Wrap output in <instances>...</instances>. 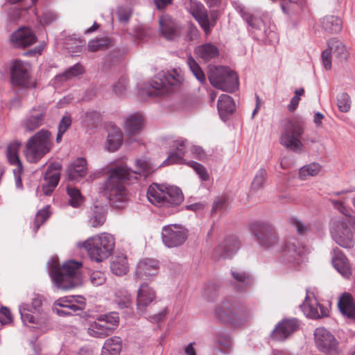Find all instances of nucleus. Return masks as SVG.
Here are the masks:
<instances>
[{
  "label": "nucleus",
  "instance_id": "obj_38",
  "mask_svg": "<svg viewBox=\"0 0 355 355\" xmlns=\"http://www.w3.org/2000/svg\"><path fill=\"white\" fill-rule=\"evenodd\" d=\"M232 275L240 290H244L251 286L254 283L253 277L248 272L239 268L232 269Z\"/></svg>",
  "mask_w": 355,
  "mask_h": 355
},
{
  "label": "nucleus",
  "instance_id": "obj_64",
  "mask_svg": "<svg viewBox=\"0 0 355 355\" xmlns=\"http://www.w3.org/2000/svg\"><path fill=\"white\" fill-rule=\"evenodd\" d=\"M71 124V117L68 115L64 116L60 122L58 130H60L61 133H65L67 129L70 127Z\"/></svg>",
  "mask_w": 355,
  "mask_h": 355
},
{
  "label": "nucleus",
  "instance_id": "obj_5",
  "mask_svg": "<svg viewBox=\"0 0 355 355\" xmlns=\"http://www.w3.org/2000/svg\"><path fill=\"white\" fill-rule=\"evenodd\" d=\"M146 196L151 204L158 207H175L184 200L179 187L166 184H152L147 190Z\"/></svg>",
  "mask_w": 355,
  "mask_h": 355
},
{
  "label": "nucleus",
  "instance_id": "obj_39",
  "mask_svg": "<svg viewBox=\"0 0 355 355\" xmlns=\"http://www.w3.org/2000/svg\"><path fill=\"white\" fill-rule=\"evenodd\" d=\"M83 72V67L80 64H76L64 73L57 75L53 80V85L58 87L62 83L82 74Z\"/></svg>",
  "mask_w": 355,
  "mask_h": 355
},
{
  "label": "nucleus",
  "instance_id": "obj_16",
  "mask_svg": "<svg viewBox=\"0 0 355 355\" xmlns=\"http://www.w3.org/2000/svg\"><path fill=\"white\" fill-rule=\"evenodd\" d=\"M315 343L317 348L327 354L338 353V341L334 336L324 327H318L314 332Z\"/></svg>",
  "mask_w": 355,
  "mask_h": 355
},
{
  "label": "nucleus",
  "instance_id": "obj_37",
  "mask_svg": "<svg viewBox=\"0 0 355 355\" xmlns=\"http://www.w3.org/2000/svg\"><path fill=\"white\" fill-rule=\"evenodd\" d=\"M156 166L153 165L149 159L146 157L137 159L135 161V169L130 171L128 168L127 169L130 172V180L133 175L148 176L155 170Z\"/></svg>",
  "mask_w": 355,
  "mask_h": 355
},
{
  "label": "nucleus",
  "instance_id": "obj_4",
  "mask_svg": "<svg viewBox=\"0 0 355 355\" xmlns=\"http://www.w3.org/2000/svg\"><path fill=\"white\" fill-rule=\"evenodd\" d=\"M79 248H84L89 257L97 263L107 259L113 252L115 246L114 236L102 232L89 237L83 242L77 243Z\"/></svg>",
  "mask_w": 355,
  "mask_h": 355
},
{
  "label": "nucleus",
  "instance_id": "obj_61",
  "mask_svg": "<svg viewBox=\"0 0 355 355\" xmlns=\"http://www.w3.org/2000/svg\"><path fill=\"white\" fill-rule=\"evenodd\" d=\"M116 14L121 22L127 23L132 15V10L130 8L121 7Z\"/></svg>",
  "mask_w": 355,
  "mask_h": 355
},
{
  "label": "nucleus",
  "instance_id": "obj_49",
  "mask_svg": "<svg viewBox=\"0 0 355 355\" xmlns=\"http://www.w3.org/2000/svg\"><path fill=\"white\" fill-rule=\"evenodd\" d=\"M194 19L198 22L199 25L204 30L206 34L210 32V21L208 14L205 8L193 16Z\"/></svg>",
  "mask_w": 355,
  "mask_h": 355
},
{
  "label": "nucleus",
  "instance_id": "obj_62",
  "mask_svg": "<svg viewBox=\"0 0 355 355\" xmlns=\"http://www.w3.org/2000/svg\"><path fill=\"white\" fill-rule=\"evenodd\" d=\"M121 293L123 295V297L117 296L119 300H117L118 304L121 308L128 307L132 304V297L130 293L127 291H121Z\"/></svg>",
  "mask_w": 355,
  "mask_h": 355
},
{
  "label": "nucleus",
  "instance_id": "obj_13",
  "mask_svg": "<svg viewBox=\"0 0 355 355\" xmlns=\"http://www.w3.org/2000/svg\"><path fill=\"white\" fill-rule=\"evenodd\" d=\"M85 308V299L80 295H70L55 300L52 306L54 313L60 316L72 315Z\"/></svg>",
  "mask_w": 355,
  "mask_h": 355
},
{
  "label": "nucleus",
  "instance_id": "obj_46",
  "mask_svg": "<svg viewBox=\"0 0 355 355\" xmlns=\"http://www.w3.org/2000/svg\"><path fill=\"white\" fill-rule=\"evenodd\" d=\"M24 0H6L5 3V6H7L8 3L13 5L8 10V15L9 17L12 20H15L21 16V11L24 10L28 9V7L24 5H16Z\"/></svg>",
  "mask_w": 355,
  "mask_h": 355
},
{
  "label": "nucleus",
  "instance_id": "obj_2",
  "mask_svg": "<svg viewBox=\"0 0 355 355\" xmlns=\"http://www.w3.org/2000/svg\"><path fill=\"white\" fill-rule=\"evenodd\" d=\"M130 180V172L126 166H119L112 168L106 181L100 188L110 205L117 209L124 207L128 202V191L123 180Z\"/></svg>",
  "mask_w": 355,
  "mask_h": 355
},
{
  "label": "nucleus",
  "instance_id": "obj_6",
  "mask_svg": "<svg viewBox=\"0 0 355 355\" xmlns=\"http://www.w3.org/2000/svg\"><path fill=\"white\" fill-rule=\"evenodd\" d=\"M214 314L223 322L239 325L250 320L253 312L241 303L225 302L216 308Z\"/></svg>",
  "mask_w": 355,
  "mask_h": 355
},
{
  "label": "nucleus",
  "instance_id": "obj_11",
  "mask_svg": "<svg viewBox=\"0 0 355 355\" xmlns=\"http://www.w3.org/2000/svg\"><path fill=\"white\" fill-rule=\"evenodd\" d=\"M209 80L215 88L227 92H233L239 87L236 72L226 67L219 66L211 69Z\"/></svg>",
  "mask_w": 355,
  "mask_h": 355
},
{
  "label": "nucleus",
  "instance_id": "obj_40",
  "mask_svg": "<svg viewBox=\"0 0 355 355\" xmlns=\"http://www.w3.org/2000/svg\"><path fill=\"white\" fill-rule=\"evenodd\" d=\"M110 268L112 272L117 276L125 275L129 268L126 256L123 254L116 255L111 262Z\"/></svg>",
  "mask_w": 355,
  "mask_h": 355
},
{
  "label": "nucleus",
  "instance_id": "obj_57",
  "mask_svg": "<svg viewBox=\"0 0 355 355\" xmlns=\"http://www.w3.org/2000/svg\"><path fill=\"white\" fill-rule=\"evenodd\" d=\"M128 81L125 78H122L113 85V90L116 95L122 96L127 90Z\"/></svg>",
  "mask_w": 355,
  "mask_h": 355
},
{
  "label": "nucleus",
  "instance_id": "obj_42",
  "mask_svg": "<svg viewBox=\"0 0 355 355\" xmlns=\"http://www.w3.org/2000/svg\"><path fill=\"white\" fill-rule=\"evenodd\" d=\"M20 144L13 142L8 145L6 155L8 162L15 166L14 169H22L23 166L19 157Z\"/></svg>",
  "mask_w": 355,
  "mask_h": 355
},
{
  "label": "nucleus",
  "instance_id": "obj_50",
  "mask_svg": "<svg viewBox=\"0 0 355 355\" xmlns=\"http://www.w3.org/2000/svg\"><path fill=\"white\" fill-rule=\"evenodd\" d=\"M49 208L50 207L47 205L37 212L33 227L35 232H36L40 227L49 218L51 215Z\"/></svg>",
  "mask_w": 355,
  "mask_h": 355
},
{
  "label": "nucleus",
  "instance_id": "obj_63",
  "mask_svg": "<svg viewBox=\"0 0 355 355\" xmlns=\"http://www.w3.org/2000/svg\"><path fill=\"white\" fill-rule=\"evenodd\" d=\"M12 320L10 311L7 308H2L0 310V327L10 323Z\"/></svg>",
  "mask_w": 355,
  "mask_h": 355
},
{
  "label": "nucleus",
  "instance_id": "obj_20",
  "mask_svg": "<svg viewBox=\"0 0 355 355\" xmlns=\"http://www.w3.org/2000/svg\"><path fill=\"white\" fill-rule=\"evenodd\" d=\"M298 327L299 322L295 318L282 320L272 331L271 337L275 340H284L296 331Z\"/></svg>",
  "mask_w": 355,
  "mask_h": 355
},
{
  "label": "nucleus",
  "instance_id": "obj_12",
  "mask_svg": "<svg viewBox=\"0 0 355 355\" xmlns=\"http://www.w3.org/2000/svg\"><path fill=\"white\" fill-rule=\"evenodd\" d=\"M327 45L328 48L322 52L321 58L325 69L329 70L333 60L340 62L347 59L349 49L342 41L336 38L329 40Z\"/></svg>",
  "mask_w": 355,
  "mask_h": 355
},
{
  "label": "nucleus",
  "instance_id": "obj_23",
  "mask_svg": "<svg viewBox=\"0 0 355 355\" xmlns=\"http://www.w3.org/2000/svg\"><path fill=\"white\" fill-rule=\"evenodd\" d=\"M182 80V76L175 71L172 72H160L152 80L151 87L155 90H160L168 85H177Z\"/></svg>",
  "mask_w": 355,
  "mask_h": 355
},
{
  "label": "nucleus",
  "instance_id": "obj_51",
  "mask_svg": "<svg viewBox=\"0 0 355 355\" xmlns=\"http://www.w3.org/2000/svg\"><path fill=\"white\" fill-rule=\"evenodd\" d=\"M337 105L342 112H347L351 108V99L348 94L342 92L337 96Z\"/></svg>",
  "mask_w": 355,
  "mask_h": 355
},
{
  "label": "nucleus",
  "instance_id": "obj_56",
  "mask_svg": "<svg viewBox=\"0 0 355 355\" xmlns=\"http://www.w3.org/2000/svg\"><path fill=\"white\" fill-rule=\"evenodd\" d=\"M303 88H299L295 91V96L291 98L290 103L288 105V110L290 112L295 111L299 104L301 96L304 94Z\"/></svg>",
  "mask_w": 355,
  "mask_h": 355
},
{
  "label": "nucleus",
  "instance_id": "obj_19",
  "mask_svg": "<svg viewBox=\"0 0 355 355\" xmlns=\"http://www.w3.org/2000/svg\"><path fill=\"white\" fill-rule=\"evenodd\" d=\"M157 297L155 289L148 283L140 284L137 292V306L138 311L143 313Z\"/></svg>",
  "mask_w": 355,
  "mask_h": 355
},
{
  "label": "nucleus",
  "instance_id": "obj_33",
  "mask_svg": "<svg viewBox=\"0 0 355 355\" xmlns=\"http://www.w3.org/2000/svg\"><path fill=\"white\" fill-rule=\"evenodd\" d=\"M195 55L204 62L216 58L219 55L218 47L211 43H205L196 47Z\"/></svg>",
  "mask_w": 355,
  "mask_h": 355
},
{
  "label": "nucleus",
  "instance_id": "obj_26",
  "mask_svg": "<svg viewBox=\"0 0 355 355\" xmlns=\"http://www.w3.org/2000/svg\"><path fill=\"white\" fill-rule=\"evenodd\" d=\"M144 125L145 119L139 112L131 113L124 119V129L130 136L139 134L143 130Z\"/></svg>",
  "mask_w": 355,
  "mask_h": 355
},
{
  "label": "nucleus",
  "instance_id": "obj_52",
  "mask_svg": "<svg viewBox=\"0 0 355 355\" xmlns=\"http://www.w3.org/2000/svg\"><path fill=\"white\" fill-rule=\"evenodd\" d=\"M110 43L111 41L108 38H98L90 41L88 43V48L89 51L94 52L107 48Z\"/></svg>",
  "mask_w": 355,
  "mask_h": 355
},
{
  "label": "nucleus",
  "instance_id": "obj_3",
  "mask_svg": "<svg viewBox=\"0 0 355 355\" xmlns=\"http://www.w3.org/2000/svg\"><path fill=\"white\" fill-rule=\"evenodd\" d=\"M80 266V262L69 261L60 268L55 257L48 263L49 271L55 287L62 290L71 289L82 284Z\"/></svg>",
  "mask_w": 355,
  "mask_h": 355
},
{
  "label": "nucleus",
  "instance_id": "obj_53",
  "mask_svg": "<svg viewBox=\"0 0 355 355\" xmlns=\"http://www.w3.org/2000/svg\"><path fill=\"white\" fill-rule=\"evenodd\" d=\"M266 177V171L263 168H260L256 173L252 182V189H259L264 184Z\"/></svg>",
  "mask_w": 355,
  "mask_h": 355
},
{
  "label": "nucleus",
  "instance_id": "obj_17",
  "mask_svg": "<svg viewBox=\"0 0 355 355\" xmlns=\"http://www.w3.org/2000/svg\"><path fill=\"white\" fill-rule=\"evenodd\" d=\"M304 314L312 319H318L327 316L329 309L318 302L314 295L307 294L304 302L300 305Z\"/></svg>",
  "mask_w": 355,
  "mask_h": 355
},
{
  "label": "nucleus",
  "instance_id": "obj_32",
  "mask_svg": "<svg viewBox=\"0 0 355 355\" xmlns=\"http://www.w3.org/2000/svg\"><path fill=\"white\" fill-rule=\"evenodd\" d=\"M106 148L110 152L119 149L123 142V133L119 128L112 125L108 128Z\"/></svg>",
  "mask_w": 355,
  "mask_h": 355
},
{
  "label": "nucleus",
  "instance_id": "obj_47",
  "mask_svg": "<svg viewBox=\"0 0 355 355\" xmlns=\"http://www.w3.org/2000/svg\"><path fill=\"white\" fill-rule=\"evenodd\" d=\"M187 65L193 75L200 83L203 84L206 82L205 73L195 59L191 56L187 58Z\"/></svg>",
  "mask_w": 355,
  "mask_h": 355
},
{
  "label": "nucleus",
  "instance_id": "obj_21",
  "mask_svg": "<svg viewBox=\"0 0 355 355\" xmlns=\"http://www.w3.org/2000/svg\"><path fill=\"white\" fill-rule=\"evenodd\" d=\"M30 64L26 62L14 60L11 63V79L14 85L24 86L29 78Z\"/></svg>",
  "mask_w": 355,
  "mask_h": 355
},
{
  "label": "nucleus",
  "instance_id": "obj_18",
  "mask_svg": "<svg viewBox=\"0 0 355 355\" xmlns=\"http://www.w3.org/2000/svg\"><path fill=\"white\" fill-rule=\"evenodd\" d=\"M159 29L162 35L168 40H174L182 33V25L168 15L159 18Z\"/></svg>",
  "mask_w": 355,
  "mask_h": 355
},
{
  "label": "nucleus",
  "instance_id": "obj_22",
  "mask_svg": "<svg viewBox=\"0 0 355 355\" xmlns=\"http://www.w3.org/2000/svg\"><path fill=\"white\" fill-rule=\"evenodd\" d=\"M37 37L33 31L27 27L19 28L10 36V42L15 47L24 48L33 44Z\"/></svg>",
  "mask_w": 355,
  "mask_h": 355
},
{
  "label": "nucleus",
  "instance_id": "obj_8",
  "mask_svg": "<svg viewBox=\"0 0 355 355\" xmlns=\"http://www.w3.org/2000/svg\"><path fill=\"white\" fill-rule=\"evenodd\" d=\"M119 322L118 313L112 312L97 316L87 323L88 336L94 338H105L113 333Z\"/></svg>",
  "mask_w": 355,
  "mask_h": 355
},
{
  "label": "nucleus",
  "instance_id": "obj_7",
  "mask_svg": "<svg viewBox=\"0 0 355 355\" xmlns=\"http://www.w3.org/2000/svg\"><path fill=\"white\" fill-rule=\"evenodd\" d=\"M348 216H334L329 221L331 239L343 248L350 249L355 245V240L349 227Z\"/></svg>",
  "mask_w": 355,
  "mask_h": 355
},
{
  "label": "nucleus",
  "instance_id": "obj_36",
  "mask_svg": "<svg viewBox=\"0 0 355 355\" xmlns=\"http://www.w3.org/2000/svg\"><path fill=\"white\" fill-rule=\"evenodd\" d=\"M122 347V339L119 336H112L105 340L101 349V355H119Z\"/></svg>",
  "mask_w": 355,
  "mask_h": 355
},
{
  "label": "nucleus",
  "instance_id": "obj_9",
  "mask_svg": "<svg viewBox=\"0 0 355 355\" xmlns=\"http://www.w3.org/2000/svg\"><path fill=\"white\" fill-rule=\"evenodd\" d=\"M51 147V134L42 130L31 137L27 141L25 156L31 163L37 162L44 155L49 152Z\"/></svg>",
  "mask_w": 355,
  "mask_h": 355
},
{
  "label": "nucleus",
  "instance_id": "obj_25",
  "mask_svg": "<svg viewBox=\"0 0 355 355\" xmlns=\"http://www.w3.org/2000/svg\"><path fill=\"white\" fill-rule=\"evenodd\" d=\"M158 261L153 259H144L139 261L135 271V276L141 279H151L158 273Z\"/></svg>",
  "mask_w": 355,
  "mask_h": 355
},
{
  "label": "nucleus",
  "instance_id": "obj_54",
  "mask_svg": "<svg viewBox=\"0 0 355 355\" xmlns=\"http://www.w3.org/2000/svg\"><path fill=\"white\" fill-rule=\"evenodd\" d=\"M215 343L223 351L229 349L232 346V342L230 337L224 334L217 335L215 338Z\"/></svg>",
  "mask_w": 355,
  "mask_h": 355
},
{
  "label": "nucleus",
  "instance_id": "obj_48",
  "mask_svg": "<svg viewBox=\"0 0 355 355\" xmlns=\"http://www.w3.org/2000/svg\"><path fill=\"white\" fill-rule=\"evenodd\" d=\"M67 192L69 197V204L73 207H78L83 202L84 198L79 189L76 187L68 186Z\"/></svg>",
  "mask_w": 355,
  "mask_h": 355
},
{
  "label": "nucleus",
  "instance_id": "obj_14",
  "mask_svg": "<svg viewBox=\"0 0 355 355\" xmlns=\"http://www.w3.org/2000/svg\"><path fill=\"white\" fill-rule=\"evenodd\" d=\"M161 235L163 244L168 248H178L186 242L189 232L181 225L170 224L162 227Z\"/></svg>",
  "mask_w": 355,
  "mask_h": 355
},
{
  "label": "nucleus",
  "instance_id": "obj_45",
  "mask_svg": "<svg viewBox=\"0 0 355 355\" xmlns=\"http://www.w3.org/2000/svg\"><path fill=\"white\" fill-rule=\"evenodd\" d=\"M322 166L315 162L303 166L299 170V178L305 180L309 177H314L319 175L322 171Z\"/></svg>",
  "mask_w": 355,
  "mask_h": 355
},
{
  "label": "nucleus",
  "instance_id": "obj_30",
  "mask_svg": "<svg viewBox=\"0 0 355 355\" xmlns=\"http://www.w3.org/2000/svg\"><path fill=\"white\" fill-rule=\"evenodd\" d=\"M239 248L240 243L237 238L231 236L219 245L216 253L221 258H229L234 255Z\"/></svg>",
  "mask_w": 355,
  "mask_h": 355
},
{
  "label": "nucleus",
  "instance_id": "obj_1",
  "mask_svg": "<svg viewBox=\"0 0 355 355\" xmlns=\"http://www.w3.org/2000/svg\"><path fill=\"white\" fill-rule=\"evenodd\" d=\"M251 229L261 248L274 252H281L288 262L298 260L305 251L296 239H288L279 245L276 231L271 225L257 222L252 225Z\"/></svg>",
  "mask_w": 355,
  "mask_h": 355
},
{
  "label": "nucleus",
  "instance_id": "obj_55",
  "mask_svg": "<svg viewBox=\"0 0 355 355\" xmlns=\"http://www.w3.org/2000/svg\"><path fill=\"white\" fill-rule=\"evenodd\" d=\"M35 15L42 24H49L55 21L58 18L56 13L51 10L44 11L41 17L38 16L37 12H35Z\"/></svg>",
  "mask_w": 355,
  "mask_h": 355
},
{
  "label": "nucleus",
  "instance_id": "obj_31",
  "mask_svg": "<svg viewBox=\"0 0 355 355\" xmlns=\"http://www.w3.org/2000/svg\"><path fill=\"white\" fill-rule=\"evenodd\" d=\"M217 107L221 119L223 121H226L228 116L235 110L236 105L231 96L227 94H222L218 100Z\"/></svg>",
  "mask_w": 355,
  "mask_h": 355
},
{
  "label": "nucleus",
  "instance_id": "obj_60",
  "mask_svg": "<svg viewBox=\"0 0 355 355\" xmlns=\"http://www.w3.org/2000/svg\"><path fill=\"white\" fill-rule=\"evenodd\" d=\"M187 8L189 12L192 15H195L196 13L202 10L205 6L199 1L196 0H189L187 3Z\"/></svg>",
  "mask_w": 355,
  "mask_h": 355
},
{
  "label": "nucleus",
  "instance_id": "obj_34",
  "mask_svg": "<svg viewBox=\"0 0 355 355\" xmlns=\"http://www.w3.org/2000/svg\"><path fill=\"white\" fill-rule=\"evenodd\" d=\"M87 171V162L85 158L79 157L71 163L67 170L69 179L78 180L84 177Z\"/></svg>",
  "mask_w": 355,
  "mask_h": 355
},
{
  "label": "nucleus",
  "instance_id": "obj_28",
  "mask_svg": "<svg viewBox=\"0 0 355 355\" xmlns=\"http://www.w3.org/2000/svg\"><path fill=\"white\" fill-rule=\"evenodd\" d=\"M338 306L345 317L355 322V302L350 293H344L340 295Z\"/></svg>",
  "mask_w": 355,
  "mask_h": 355
},
{
  "label": "nucleus",
  "instance_id": "obj_27",
  "mask_svg": "<svg viewBox=\"0 0 355 355\" xmlns=\"http://www.w3.org/2000/svg\"><path fill=\"white\" fill-rule=\"evenodd\" d=\"M332 264L334 268L345 278L352 275V268L347 257L338 249L333 251Z\"/></svg>",
  "mask_w": 355,
  "mask_h": 355
},
{
  "label": "nucleus",
  "instance_id": "obj_44",
  "mask_svg": "<svg viewBox=\"0 0 355 355\" xmlns=\"http://www.w3.org/2000/svg\"><path fill=\"white\" fill-rule=\"evenodd\" d=\"M238 11L241 14L242 18L252 28L261 31L264 28V23L260 17L252 15L245 11L243 8L239 6L237 8Z\"/></svg>",
  "mask_w": 355,
  "mask_h": 355
},
{
  "label": "nucleus",
  "instance_id": "obj_59",
  "mask_svg": "<svg viewBox=\"0 0 355 355\" xmlns=\"http://www.w3.org/2000/svg\"><path fill=\"white\" fill-rule=\"evenodd\" d=\"M105 281V274L101 271H94L90 274V282L94 286L102 285Z\"/></svg>",
  "mask_w": 355,
  "mask_h": 355
},
{
  "label": "nucleus",
  "instance_id": "obj_35",
  "mask_svg": "<svg viewBox=\"0 0 355 355\" xmlns=\"http://www.w3.org/2000/svg\"><path fill=\"white\" fill-rule=\"evenodd\" d=\"M174 151L162 162V166H168L174 164H180L186 150V141H175L173 145Z\"/></svg>",
  "mask_w": 355,
  "mask_h": 355
},
{
  "label": "nucleus",
  "instance_id": "obj_24",
  "mask_svg": "<svg viewBox=\"0 0 355 355\" xmlns=\"http://www.w3.org/2000/svg\"><path fill=\"white\" fill-rule=\"evenodd\" d=\"M61 165L54 162L49 165L44 175L45 184L42 186V191L45 196H50L58 184L60 178Z\"/></svg>",
  "mask_w": 355,
  "mask_h": 355
},
{
  "label": "nucleus",
  "instance_id": "obj_10",
  "mask_svg": "<svg viewBox=\"0 0 355 355\" xmlns=\"http://www.w3.org/2000/svg\"><path fill=\"white\" fill-rule=\"evenodd\" d=\"M42 306V298L39 295L33 294L31 302H24L19 306V311L23 323L32 325L34 328L44 326L47 321L46 314L40 312Z\"/></svg>",
  "mask_w": 355,
  "mask_h": 355
},
{
  "label": "nucleus",
  "instance_id": "obj_29",
  "mask_svg": "<svg viewBox=\"0 0 355 355\" xmlns=\"http://www.w3.org/2000/svg\"><path fill=\"white\" fill-rule=\"evenodd\" d=\"M46 114V110L44 107H39L38 109H33L30 114L23 122L24 127L28 131H33L42 125Z\"/></svg>",
  "mask_w": 355,
  "mask_h": 355
},
{
  "label": "nucleus",
  "instance_id": "obj_43",
  "mask_svg": "<svg viewBox=\"0 0 355 355\" xmlns=\"http://www.w3.org/2000/svg\"><path fill=\"white\" fill-rule=\"evenodd\" d=\"M321 26L327 32L337 33L342 29V21L338 17L326 16L322 19Z\"/></svg>",
  "mask_w": 355,
  "mask_h": 355
},
{
  "label": "nucleus",
  "instance_id": "obj_41",
  "mask_svg": "<svg viewBox=\"0 0 355 355\" xmlns=\"http://www.w3.org/2000/svg\"><path fill=\"white\" fill-rule=\"evenodd\" d=\"M105 221V210L103 207L94 205L91 208L88 216V223L92 227H98Z\"/></svg>",
  "mask_w": 355,
  "mask_h": 355
},
{
  "label": "nucleus",
  "instance_id": "obj_15",
  "mask_svg": "<svg viewBox=\"0 0 355 355\" xmlns=\"http://www.w3.org/2000/svg\"><path fill=\"white\" fill-rule=\"evenodd\" d=\"M303 132L304 129L300 124L291 122L286 127L280 137V144L287 149L301 153L304 146L300 137Z\"/></svg>",
  "mask_w": 355,
  "mask_h": 355
},
{
  "label": "nucleus",
  "instance_id": "obj_58",
  "mask_svg": "<svg viewBox=\"0 0 355 355\" xmlns=\"http://www.w3.org/2000/svg\"><path fill=\"white\" fill-rule=\"evenodd\" d=\"M189 164L202 180L206 181L209 179V174L206 168L202 164L195 162H191Z\"/></svg>",
  "mask_w": 355,
  "mask_h": 355
}]
</instances>
